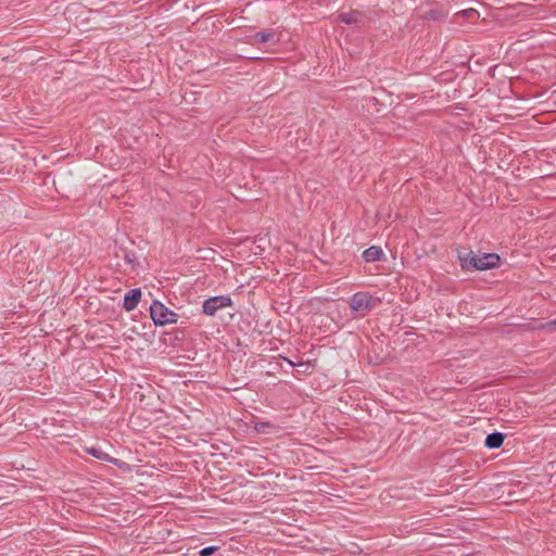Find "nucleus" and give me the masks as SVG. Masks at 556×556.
Wrapping results in <instances>:
<instances>
[{"instance_id": "f257e3e1", "label": "nucleus", "mask_w": 556, "mask_h": 556, "mask_svg": "<svg viewBox=\"0 0 556 556\" xmlns=\"http://www.w3.org/2000/svg\"><path fill=\"white\" fill-rule=\"evenodd\" d=\"M460 265L464 269L486 270L495 268L500 264V256L494 253L482 255L475 254L472 251L463 252L458 255Z\"/></svg>"}, {"instance_id": "f03ea898", "label": "nucleus", "mask_w": 556, "mask_h": 556, "mask_svg": "<svg viewBox=\"0 0 556 556\" xmlns=\"http://www.w3.org/2000/svg\"><path fill=\"white\" fill-rule=\"evenodd\" d=\"M150 315L152 320L157 326H165L168 324L177 323L178 315L167 308L162 302L153 301L150 306Z\"/></svg>"}, {"instance_id": "7ed1b4c3", "label": "nucleus", "mask_w": 556, "mask_h": 556, "mask_svg": "<svg viewBox=\"0 0 556 556\" xmlns=\"http://www.w3.org/2000/svg\"><path fill=\"white\" fill-rule=\"evenodd\" d=\"M232 305V300L228 295L212 296L204 301L203 313L207 316H214L219 309Z\"/></svg>"}, {"instance_id": "20e7f679", "label": "nucleus", "mask_w": 556, "mask_h": 556, "mask_svg": "<svg viewBox=\"0 0 556 556\" xmlns=\"http://www.w3.org/2000/svg\"><path fill=\"white\" fill-rule=\"evenodd\" d=\"M371 298L367 293L357 292L350 300V307L354 312L364 313L370 308Z\"/></svg>"}, {"instance_id": "39448f33", "label": "nucleus", "mask_w": 556, "mask_h": 556, "mask_svg": "<svg viewBox=\"0 0 556 556\" xmlns=\"http://www.w3.org/2000/svg\"><path fill=\"white\" fill-rule=\"evenodd\" d=\"M140 299H141V291H140V289H131L124 296L123 307L127 312L134 311L137 307Z\"/></svg>"}, {"instance_id": "423d86ee", "label": "nucleus", "mask_w": 556, "mask_h": 556, "mask_svg": "<svg viewBox=\"0 0 556 556\" xmlns=\"http://www.w3.org/2000/svg\"><path fill=\"white\" fill-rule=\"evenodd\" d=\"M278 40L279 39L277 38L276 33L273 30L258 31L253 36L254 43H276L278 42Z\"/></svg>"}, {"instance_id": "0eeeda50", "label": "nucleus", "mask_w": 556, "mask_h": 556, "mask_svg": "<svg viewBox=\"0 0 556 556\" xmlns=\"http://www.w3.org/2000/svg\"><path fill=\"white\" fill-rule=\"evenodd\" d=\"M504 434L501 432H493L486 435L485 446L489 448H498L504 442Z\"/></svg>"}, {"instance_id": "6e6552de", "label": "nucleus", "mask_w": 556, "mask_h": 556, "mask_svg": "<svg viewBox=\"0 0 556 556\" xmlns=\"http://www.w3.org/2000/svg\"><path fill=\"white\" fill-rule=\"evenodd\" d=\"M382 250L378 247H370L363 252V257L366 262L379 261L382 256Z\"/></svg>"}, {"instance_id": "1a4fd4ad", "label": "nucleus", "mask_w": 556, "mask_h": 556, "mask_svg": "<svg viewBox=\"0 0 556 556\" xmlns=\"http://www.w3.org/2000/svg\"><path fill=\"white\" fill-rule=\"evenodd\" d=\"M362 14L357 11H351L346 13H341L339 18L345 24H355L361 20Z\"/></svg>"}, {"instance_id": "9d476101", "label": "nucleus", "mask_w": 556, "mask_h": 556, "mask_svg": "<svg viewBox=\"0 0 556 556\" xmlns=\"http://www.w3.org/2000/svg\"><path fill=\"white\" fill-rule=\"evenodd\" d=\"M536 328L549 332H556V316L546 323L540 324Z\"/></svg>"}, {"instance_id": "9b49d317", "label": "nucleus", "mask_w": 556, "mask_h": 556, "mask_svg": "<svg viewBox=\"0 0 556 556\" xmlns=\"http://www.w3.org/2000/svg\"><path fill=\"white\" fill-rule=\"evenodd\" d=\"M87 453L101 460L109 459V455L106 453L96 447L87 448Z\"/></svg>"}, {"instance_id": "f8f14e48", "label": "nucleus", "mask_w": 556, "mask_h": 556, "mask_svg": "<svg viewBox=\"0 0 556 556\" xmlns=\"http://www.w3.org/2000/svg\"><path fill=\"white\" fill-rule=\"evenodd\" d=\"M217 546H207L200 551L201 556H211L217 551Z\"/></svg>"}]
</instances>
